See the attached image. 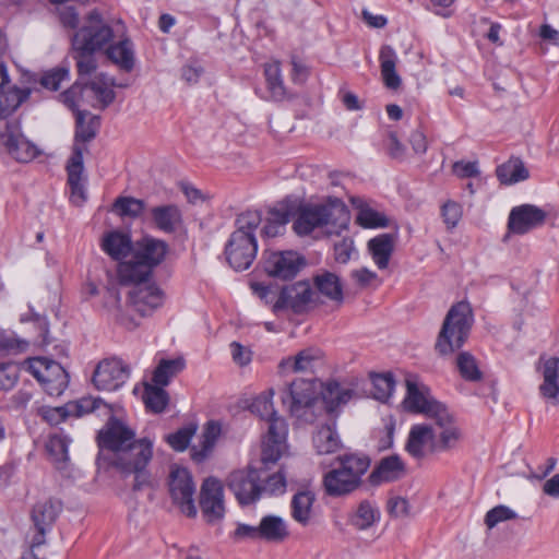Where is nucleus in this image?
I'll return each mask as SVG.
<instances>
[{
  "label": "nucleus",
  "instance_id": "1",
  "mask_svg": "<svg viewBox=\"0 0 559 559\" xmlns=\"http://www.w3.org/2000/svg\"><path fill=\"white\" fill-rule=\"evenodd\" d=\"M261 222L262 216L259 211H246L238 215L237 228L225 247L226 259L234 270H247L254 261L258 252L254 230Z\"/></svg>",
  "mask_w": 559,
  "mask_h": 559
},
{
  "label": "nucleus",
  "instance_id": "2",
  "mask_svg": "<svg viewBox=\"0 0 559 559\" xmlns=\"http://www.w3.org/2000/svg\"><path fill=\"white\" fill-rule=\"evenodd\" d=\"M292 217L295 218L293 229L299 236L309 235L325 225L345 229L349 223V213L338 199H329L322 204H300Z\"/></svg>",
  "mask_w": 559,
  "mask_h": 559
},
{
  "label": "nucleus",
  "instance_id": "3",
  "mask_svg": "<svg viewBox=\"0 0 559 559\" xmlns=\"http://www.w3.org/2000/svg\"><path fill=\"white\" fill-rule=\"evenodd\" d=\"M370 467V459L366 455L344 454L335 460V466L324 474L323 487L331 497L352 493L362 484V476Z\"/></svg>",
  "mask_w": 559,
  "mask_h": 559
},
{
  "label": "nucleus",
  "instance_id": "4",
  "mask_svg": "<svg viewBox=\"0 0 559 559\" xmlns=\"http://www.w3.org/2000/svg\"><path fill=\"white\" fill-rule=\"evenodd\" d=\"M474 323L469 304L460 301L453 305L444 317L438 333L435 349L441 356L459 350L467 341Z\"/></svg>",
  "mask_w": 559,
  "mask_h": 559
},
{
  "label": "nucleus",
  "instance_id": "5",
  "mask_svg": "<svg viewBox=\"0 0 559 559\" xmlns=\"http://www.w3.org/2000/svg\"><path fill=\"white\" fill-rule=\"evenodd\" d=\"M153 440L146 437L133 440L116 456V467L126 475H134L135 491L150 485V473L146 467L153 457Z\"/></svg>",
  "mask_w": 559,
  "mask_h": 559
},
{
  "label": "nucleus",
  "instance_id": "6",
  "mask_svg": "<svg viewBox=\"0 0 559 559\" xmlns=\"http://www.w3.org/2000/svg\"><path fill=\"white\" fill-rule=\"evenodd\" d=\"M120 23L116 27L106 21L97 9L91 10L83 17V24L73 34L71 41L90 49L104 52L106 47L115 40Z\"/></svg>",
  "mask_w": 559,
  "mask_h": 559
},
{
  "label": "nucleus",
  "instance_id": "7",
  "mask_svg": "<svg viewBox=\"0 0 559 559\" xmlns=\"http://www.w3.org/2000/svg\"><path fill=\"white\" fill-rule=\"evenodd\" d=\"M24 365L49 395L59 396L67 389L69 376L59 362L45 357H33L26 359Z\"/></svg>",
  "mask_w": 559,
  "mask_h": 559
},
{
  "label": "nucleus",
  "instance_id": "8",
  "mask_svg": "<svg viewBox=\"0 0 559 559\" xmlns=\"http://www.w3.org/2000/svg\"><path fill=\"white\" fill-rule=\"evenodd\" d=\"M405 382L406 396L403 403L407 411L424 414L430 419L438 414H440V420L448 418V408L431 395L427 385L419 382L417 378L413 376L407 377Z\"/></svg>",
  "mask_w": 559,
  "mask_h": 559
},
{
  "label": "nucleus",
  "instance_id": "9",
  "mask_svg": "<svg viewBox=\"0 0 559 559\" xmlns=\"http://www.w3.org/2000/svg\"><path fill=\"white\" fill-rule=\"evenodd\" d=\"M168 491L175 504L188 518L197 515L194 503L195 484L191 473L185 468L175 466L171 468L168 477Z\"/></svg>",
  "mask_w": 559,
  "mask_h": 559
},
{
  "label": "nucleus",
  "instance_id": "10",
  "mask_svg": "<svg viewBox=\"0 0 559 559\" xmlns=\"http://www.w3.org/2000/svg\"><path fill=\"white\" fill-rule=\"evenodd\" d=\"M317 400L316 382L306 379L294 380L282 394L283 405L297 418L305 417Z\"/></svg>",
  "mask_w": 559,
  "mask_h": 559
},
{
  "label": "nucleus",
  "instance_id": "11",
  "mask_svg": "<svg viewBox=\"0 0 559 559\" xmlns=\"http://www.w3.org/2000/svg\"><path fill=\"white\" fill-rule=\"evenodd\" d=\"M0 145L20 163H28L39 154L37 146L22 134L16 121H0Z\"/></svg>",
  "mask_w": 559,
  "mask_h": 559
},
{
  "label": "nucleus",
  "instance_id": "12",
  "mask_svg": "<svg viewBox=\"0 0 559 559\" xmlns=\"http://www.w3.org/2000/svg\"><path fill=\"white\" fill-rule=\"evenodd\" d=\"M261 479L262 474L259 469L249 467L248 469H238L230 473L227 478V486L238 502L246 506L261 498V489L259 488V480Z\"/></svg>",
  "mask_w": 559,
  "mask_h": 559
},
{
  "label": "nucleus",
  "instance_id": "13",
  "mask_svg": "<svg viewBox=\"0 0 559 559\" xmlns=\"http://www.w3.org/2000/svg\"><path fill=\"white\" fill-rule=\"evenodd\" d=\"M130 368L119 358L104 359L98 362L92 381L97 390L117 391L129 379Z\"/></svg>",
  "mask_w": 559,
  "mask_h": 559
},
{
  "label": "nucleus",
  "instance_id": "14",
  "mask_svg": "<svg viewBox=\"0 0 559 559\" xmlns=\"http://www.w3.org/2000/svg\"><path fill=\"white\" fill-rule=\"evenodd\" d=\"M317 300V293L312 290L309 283L297 282L282 288L274 304V310L292 309L296 313H301Z\"/></svg>",
  "mask_w": 559,
  "mask_h": 559
},
{
  "label": "nucleus",
  "instance_id": "15",
  "mask_svg": "<svg viewBox=\"0 0 559 559\" xmlns=\"http://www.w3.org/2000/svg\"><path fill=\"white\" fill-rule=\"evenodd\" d=\"M114 79L105 73H98L88 82L82 83V103L95 109L104 110L116 98L112 90Z\"/></svg>",
  "mask_w": 559,
  "mask_h": 559
},
{
  "label": "nucleus",
  "instance_id": "16",
  "mask_svg": "<svg viewBox=\"0 0 559 559\" xmlns=\"http://www.w3.org/2000/svg\"><path fill=\"white\" fill-rule=\"evenodd\" d=\"M200 507L209 523L221 521L224 518V488L218 479L209 477L203 481L200 491Z\"/></svg>",
  "mask_w": 559,
  "mask_h": 559
},
{
  "label": "nucleus",
  "instance_id": "17",
  "mask_svg": "<svg viewBox=\"0 0 559 559\" xmlns=\"http://www.w3.org/2000/svg\"><path fill=\"white\" fill-rule=\"evenodd\" d=\"M135 437V432L116 417H110L105 427L97 435V443L100 449H107L116 453L123 451Z\"/></svg>",
  "mask_w": 559,
  "mask_h": 559
},
{
  "label": "nucleus",
  "instance_id": "18",
  "mask_svg": "<svg viewBox=\"0 0 559 559\" xmlns=\"http://www.w3.org/2000/svg\"><path fill=\"white\" fill-rule=\"evenodd\" d=\"M288 427L285 419H275L267 427V433L262 444L261 464L269 469L282 456L286 448Z\"/></svg>",
  "mask_w": 559,
  "mask_h": 559
},
{
  "label": "nucleus",
  "instance_id": "19",
  "mask_svg": "<svg viewBox=\"0 0 559 559\" xmlns=\"http://www.w3.org/2000/svg\"><path fill=\"white\" fill-rule=\"evenodd\" d=\"M129 300L135 312L146 317L164 304V293L155 283H138L130 290Z\"/></svg>",
  "mask_w": 559,
  "mask_h": 559
},
{
  "label": "nucleus",
  "instance_id": "20",
  "mask_svg": "<svg viewBox=\"0 0 559 559\" xmlns=\"http://www.w3.org/2000/svg\"><path fill=\"white\" fill-rule=\"evenodd\" d=\"M302 264V258L295 251L265 252L264 270L272 277L290 280Z\"/></svg>",
  "mask_w": 559,
  "mask_h": 559
},
{
  "label": "nucleus",
  "instance_id": "21",
  "mask_svg": "<svg viewBox=\"0 0 559 559\" xmlns=\"http://www.w3.org/2000/svg\"><path fill=\"white\" fill-rule=\"evenodd\" d=\"M546 212L536 205L522 204L511 210L508 218V230L511 234L524 235L542 226L546 221Z\"/></svg>",
  "mask_w": 559,
  "mask_h": 559
},
{
  "label": "nucleus",
  "instance_id": "22",
  "mask_svg": "<svg viewBox=\"0 0 559 559\" xmlns=\"http://www.w3.org/2000/svg\"><path fill=\"white\" fill-rule=\"evenodd\" d=\"M61 509V502L52 499L37 502L34 506L32 520L36 530V534L34 535L35 546L45 544V535L51 530Z\"/></svg>",
  "mask_w": 559,
  "mask_h": 559
},
{
  "label": "nucleus",
  "instance_id": "23",
  "mask_svg": "<svg viewBox=\"0 0 559 559\" xmlns=\"http://www.w3.org/2000/svg\"><path fill=\"white\" fill-rule=\"evenodd\" d=\"M104 53L124 72H131L135 66L134 45L124 32L117 33V37L106 47Z\"/></svg>",
  "mask_w": 559,
  "mask_h": 559
},
{
  "label": "nucleus",
  "instance_id": "24",
  "mask_svg": "<svg viewBox=\"0 0 559 559\" xmlns=\"http://www.w3.org/2000/svg\"><path fill=\"white\" fill-rule=\"evenodd\" d=\"M83 170V148L75 145L67 164L68 185L71 189L70 200L75 205H81L86 200Z\"/></svg>",
  "mask_w": 559,
  "mask_h": 559
},
{
  "label": "nucleus",
  "instance_id": "25",
  "mask_svg": "<svg viewBox=\"0 0 559 559\" xmlns=\"http://www.w3.org/2000/svg\"><path fill=\"white\" fill-rule=\"evenodd\" d=\"M435 431L431 426L421 424L411 428L406 442V451L416 459H423L429 452L438 451Z\"/></svg>",
  "mask_w": 559,
  "mask_h": 559
},
{
  "label": "nucleus",
  "instance_id": "26",
  "mask_svg": "<svg viewBox=\"0 0 559 559\" xmlns=\"http://www.w3.org/2000/svg\"><path fill=\"white\" fill-rule=\"evenodd\" d=\"M405 475V464L399 455L382 457L368 476V483L378 487L401 479Z\"/></svg>",
  "mask_w": 559,
  "mask_h": 559
},
{
  "label": "nucleus",
  "instance_id": "27",
  "mask_svg": "<svg viewBox=\"0 0 559 559\" xmlns=\"http://www.w3.org/2000/svg\"><path fill=\"white\" fill-rule=\"evenodd\" d=\"M543 383L539 385L540 395L551 404L559 403V357H550L542 366Z\"/></svg>",
  "mask_w": 559,
  "mask_h": 559
},
{
  "label": "nucleus",
  "instance_id": "28",
  "mask_svg": "<svg viewBox=\"0 0 559 559\" xmlns=\"http://www.w3.org/2000/svg\"><path fill=\"white\" fill-rule=\"evenodd\" d=\"M313 285L317 289V295L320 294L326 299L338 305L343 302V283L336 273L326 270L319 271L313 276Z\"/></svg>",
  "mask_w": 559,
  "mask_h": 559
},
{
  "label": "nucleus",
  "instance_id": "29",
  "mask_svg": "<svg viewBox=\"0 0 559 559\" xmlns=\"http://www.w3.org/2000/svg\"><path fill=\"white\" fill-rule=\"evenodd\" d=\"M322 361V352L319 348L309 347L300 350L294 357H287L280 362L283 371L312 372Z\"/></svg>",
  "mask_w": 559,
  "mask_h": 559
},
{
  "label": "nucleus",
  "instance_id": "30",
  "mask_svg": "<svg viewBox=\"0 0 559 559\" xmlns=\"http://www.w3.org/2000/svg\"><path fill=\"white\" fill-rule=\"evenodd\" d=\"M151 216L155 226L166 234L175 233L182 224L181 211L175 204L155 206Z\"/></svg>",
  "mask_w": 559,
  "mask_h": 559
},
{
  "label": "nucleus",
  "instance_id": "31",
  "mask_svg": "<svg viewBox=\"0 0 559 559\" xmlns=\"http://www.w3.org/2000/svg\"><path fill=\"white\" fill-rule=\"evenodd\" d=\"M152 271L133 254L130 260L122 261L118 266V278L123 285L146 283Z\"/></svg>",
  "mask_w": 559,
  "mask_h": 559
},
{
  "label": "nucleus",
  "instance_id": "32",
  "mask_svg": "<svg viewBox=\"0 0 559 559\" xmlns=\"http://www.w3.org/2000/svg\"><path fill=\"white\" fill-rule=\"evenodd\" d=\"M322 401L329 414H334L338 408L347 404L354 395V390L341 385L336 381H329L321 391Z\"/></svg>",
  "mask_w": 559,
  "mask_h": 559
},
{
  "label": "nucleus",
  "instance_id": "33",
  "mask_svg": "<svg viewBox=\"0 0 559 559\" xmlns=\"http://www.w3.org/2000/svg\"><path fill=\"white\" fill-rule=\"evenodd\" d=\"M397 55L395 50L389 46L383 45L379 52V61L381 75L384 85L390 90H396L401 86L402 80L396 73Z\"/></svg>",
  "mask_w": 559,
  "mask_h": 559
},
{
  "label": "nucleus",
  "instance_id": "34",
  "mask_svg": "<svg viewBox=\"0 0 559 559\" xmlns=\"http://www.w3.org/2000/svg\"><path fill=\"white\" fill-rule=\"evenodd\" d=\"M292 216L293 209H290L286 203H281L270 209L265 224L261 231L262 236L266 238H273L281 235Z\"/></svg>",
  "mask_w": 559,
  "mask_h": 559
},
{
  "label": "nucleus",
  "instance_id": "35",
  "mask_svg": "<svg viewBox=\"0 0 559 559\" xmlns=\"http://www.w3.org/2000/svg\"><path fill=\"white\" fill-rule=\"evenodd\" d=\"M258 526L260 540L282 543L289 535L286 522L277 515L269 514L263 516Z\"/></svg>",
  "mask_w": 559,
  "mask_h": 559
},
{
  "label": "nucleus",
  "instance_id": "36",
  "mask_svg": "<svg viewBox=\"0 0 559 559\" xmlns=\"http://www.w3.org/2000/svg\"><path fill=\"white\" fill-rule=\"evenodd\" d=\"M440 414L436 415L432 420L441 429L439 438L436 441L437 445L433 449L438 451H447L454 448L461 440L462 432L459 426L455 424L454 417L448 412V418L440 420Z\"/></svg>",
  "mask_w": 559,
  "mask_h": 559
},
{
  "label": "nucleus",
  "instance_id": "37",
  "mask_svg": "<svg viewBox=\"0 0 559 559\" xmlns=\"http://www.w3.org/2000/svg\"><path fill=\"white\" fill-rule=\"evenodd\" d=\"M336 423L331 420L322 425L312 437L313 447L318 454L334 453L341 448V440L336 432Z\"/></svg>",
  "mask_w": 559,
  "mask_h": 559
},
{
  "label": "nucleus",
  "instance_id": "38",
  "mask_svg": "<svg viewBox=\"0 0 559 559\" xmlns=\"http://www.w3.org/2000/svg\"><path fill=\"white\" fill-rule=\"evenodd\" d=\"M31 95L29 88L8 85L0 92V121H8L11 116Z\"/></svg>",
  "mask_w": 559,
  "mask_h": 559
},
{
  "label": "nucleus",
  "instance_id": "39",
  "mask_svg": "<svg viewBox=\"0 0 559 559\" xmlns=\"http://www.w3.org/2000/svg\"><path fill=\"white\" fill-rule=\"evenodd\" d=\"M368 250L380 270L389 265L390 258L394 250V237L391 234H381L368 241Z\"/></svg>",
  "mask_w": 559,
  "mask_h": 559
},
{
  "label": "nucleus",
  "instance_id": "40",
  "mask_svg": "<svg viewBox=\"0 0 559 559\" xmlns=\"http://www.w3.org/2000/svg\"><path fill=\"white\" fill-rule=\"evenodd\" d=\"M167 252V243L157 239H144L139 250L134 253L152 271L164 260Z\"/></svg>",
  "mask_w": 559,
  "mask_h": 559
},
{
  "label": "nucleus",
  "instance_id": "41",
  "mask_svg": "<svg viewBox=\"0 0 559 559\" xmlns=\"http://www.w3.org/2000/svg\"><path fill=\"white\" fill-rule=\"evenodd\" d=\"M352 204L358 210L357 223L365 228L386 227L388 218L384 214L373 210L361 198H352Z\"/></svg>",
  "mask_w": 559,
  "mask_h": 559
},
{
  "label": "nucleus",
  "instance_id": "42",
  "mask_svg": "<svg viewBox=\"0 0 559 559\" xmlns=\"http://www.w3.org/2000/svg\"><path fill=\"white\" fill-rule=\"evenodd\" d=\"M102 248L112 259L121 260L132 250V241L127 234L111 231L104 237Z\"/></svg>",
  "mask_w": 559,
  "mask_h": 559
},
{
  "label": "nucleus",
  "instance_id": "43",
  "mask_svg": "<svg viewBox=\"0 0 559 559\" xmlns=\"http://www.w3.org/2000/svg\"><path fill=\"white\" fill-rule=\"evenodd\" d=\"M87 115L88 112L82 110H76L75 115L76 128L74 136L75 143L73 147L79 145L83 148V152L86 150V147L81 145L80 142L85 143L92 141L96 136L100 126V118L98 116H91L90 120L86 122L85 117Z\"/></svg>",
  "mask_w": 559,
  "mask_h": 559
},
{
  "label": "nucleus",
  "instance_id": "44",
  "mask_svg": "<svg viewBox=\"0 0 559 559\" xmlns=\"http://www.w3.org/2000/svg\"><path fill=\"white\" fill-rule=\"evenodd\" d=\"M72 58L75 61L80 79L91 75L97 69V50L71 41Z\"/></svg>",
  "mask_w": 559,
  "mask_h": 559
},
{
  "label": "nucleus",
  "instance_id": "45",
  "mask_svg": "<svg viewBox=\"0 0 559 559\" xmlns=\"http://www.w3.org/2000/svg\"><path fill=\"white\" fill-rule=\"evenodd\" d=\"M314 495L310 491H299L294 495L290 509L293 519L301 525H307L311 518Z\"/></svg>",
  "mask_w": 559,
  "mask_h": 559
},
{
  "label": "nucleus",
  "instance_id": "46",
  "mask_svg": "<svg viewBox=\"0 0 559 559\" xmlns=\"http://www.w3.org/2000/svg\"><path fill=\"white\" fill-rule=\"evenodd\" d=\"M497 177L501 183L513 185L526 180L530 176L523 162L519 158H511L497 168Z\"/></svg>",
  "mask_w": 559,
  "mask_h": 559
},
{
  "label": "nucleus",
  "instance_id": "47",
  "mask_svg": "<svg viewBox=\"0 0 559 559\" xmlns=\"http://www.w3.org/2000/svg\"><path fill=\"white\" fill-rule=\"evenodd\" d=\"M378 506L370 500H362L352 516V524L358 530H367L380 520Z\"/></svg>",
  "mask_w": 559,
  "mask_h": 559
},
{
  "label": "nucleus",
  "instance_id": "48",
  "mask_svg": "<svg viewBox=\"0 0 559 559\" xmlns=\"http://www.w3.org/2000/svg\"><path fill=\"white\" fill-rule=\"evenodd\" d=\"M264 76L270 98L275 102L283 100L286 96V88L282 79L280 63L265 64Z\"/></svg>",
  "mask_w": 559,
  "mask_h": 559
},
{
  "label": "nucleus",
  "instance_id": "49",
  "mask_svg": "<svg viewBox=\"0 0 559 559\" xmlns=\"http://www.w3.org/2000/svg\"><path fill=\"white\" fill-rule=\"evenodd\" d=\"M273 396L274 390L270 389L254 397L250 405V411L260 418L267 420L269 425L275 419H283L274 409Z\"/></svg>",
  "mask_w": 559,
  "mask_h": 559
},
{
  "label": "nucleus",
  "instance_id": "50",
  "mask_svg": "<svg viewBox=\"0 0 559 559\" xmlns=\"http://www.w3.org/2000/svg\"><path fill=\"white\" fill-rule=\"evenodd\" d=\"M185 367L182 359H163L153 372L152 381L154 384L165 386L170 379L179 373Z\"/></svg>",
  "mask_w": 559,
  "mask_h": 559
},
{
  "label": "nucleus",
  "instance_id": "51",
  "mask_svg": "<svg viewBox=\"0 0 559 559\" xmlns=\"http://www.w3.org/2000/svg\"><path fill=\"white\" fill-rule=\"evenodd\" d=\"M145 406L152 412L158 414L165 411L169 397L163 386L156 384H146L143 393Z\"/></svg>",
  "mask_w": 559,
  "mask_h": 559
},
{
  "label": "nucleus",
  "instance_id": "52",
  "mask_svg": "<svg viewBox=\"0 0 559 559\" xmlns=\"http://www.w3.org/2000/svg\"><path fill=\"white\" fill-rule=\"evenodd\" d=\"M69 443L70 440L62 433L52 435L47 441V452L51 456L52 461L58 464V468H61L60 465L64 464L69 460Z\"/></svg>",
  "mask_w": 559,
  "mask_h": 559
},
{
  "label": "nucleus",
  "instance_id": "53",
  "mask_svg": "<svg viewBox=\"0 0 559 559\" xmlns=\"http://www.w3.org/2000/svg\"><path fill=\"white\" fill-rule=\"evenodd\" d=\"M456 367L461 377L471 382H477L483 379V372L480 371L477 360L468 352H462L456 358Z\"/></svg>",
  "mask_w": 559,
  "mask_h": 559
},
{
  "label": "nucleus",
  "instance_id": "54",
  "mask_svg": "<svg viewBox=\"0 0 559 559\" xmlns=\"http://www.w3.org/2000/svg\"><path fill=\"white\" fill-rule=\"evenodd\" d=\"M221 435V425L216 421H209L203 432L202 448L201 450H192L193 460L201 462L212 451L217 438Z\"/></svg>",
  "mask_w": 559,
  "mask_h": 559
},
{
  "label": "nucleus",
  "instance_id": "55",
  "mask_svg": "<svg viewBox=\"0 0 559 559\" xmlns=\"http://www.w3.org/2000/svg\"><path fill=\"white\" fill-rule=\"evenodd\" d=\"M29 342L13 331H0V354L16 355L28 349Z\"/></svg>",
  "mask_w": 559,
  "mask_h": 559
},
{
  "label": "nucleus",
  "instance_id": "56",
  "mask_svg": "<svg viewBox=\"0 0 559 559\" xmlns=\"http://www.w3.org/2000/svg\"><path fill=\"white\" fill-rule=\"evenodd\" d=\"M262 474V479L259 480V488L262 495H282L286 489L285 475L280 471L275 474L269 475L264 471H259Z\"/></svg>",
  "mask_w": 559,
  "mask_h": 559
},
{
  "label": "nucleus",
  "instance_id": "57",
  "mask_svg": "<svg viewBox=\"0 0 559 559\" xmlns=\"http://www.w3.org/2000/svg\"><path fill=\"white\" fill-rule=\"evenodd\" d=\"M112 209L119 216L135 218L144 211L145 203L132 197H119L116 199Z\"/></svg>",
  "mask_w": 559,
  "mask_h": 559
},
{
  "label": "nucleus",
  "instance_id": "58",
  "mask_svg": "<svg viewBox=\"0 0 559 559\" xmlns=\"http://www.w3.org/2000/svg\"><path fill=\"white\" fill-rule=\"evenodd\" d=\"M80 7L81 4L76 1L57 7L59 21L64 27H69L71 29L78 28L81 15Z\"/></svg>",
  "mask_w": 559,
  "mask_h": 559
},
{
  "label": "nucleus",
  "instance_id": "59",
  "mask_svg": "<svg viewBox=\"0 0 559 559\" xmlns=\"http://www.w3.org/2000/svg\"><path fill=\"white\" fill-rule=\"evenodd\" d=\"M195 431L197 426L189 425L180 428L174 433L168 435L166 437V441L175 451H185L188 448Z\"/></svg>",
  "mask_w": 559,
  "mask_h": 559
},
{
  "label": "nucleus",
  "instance_id": "60",
  "mask_svg": "<svg viewBox=\"0 0 559 559\" xmlns=\"http://www.w3.org/2000/svg\"><path fill=\"white\" fill-rule=\"evenodd\" d=\"M518 518V514L507 506L499 504L492 509H490L485 515V524L491 530L497 526L499 523L514 520Z\"/></svg>",
  "mask_w": 559,
  "mask_h": 559
},
{
  "label": "nucleus",
  "instance_id": "61",
  "mask_svg": "<svg viewBox=\"0 0 559 559\" xmlns=\"http://www.w3.org/2000/svg\"><path fill=\"white\" fill-rule=\"evenodd\" d=\"M20 369L14 362H0V390H12L19 381Z\"/></svg>",
  "mask_w": 559,
  "mask_h": 559
},
{
  "label": "nucleus",
  "instance_id": "62",
  "mask_svg": "<svg viewBox=\"0 0 559 559\" xmlns=\"http://www.w3.org/2000/svg\"><path fill=\"white\" fill-rule=\"evenodd\" d=\"M69 75V71L64 68H57L46 72L41 79L40 84L50 91H57L62 81Z\"/></svg>",
  "mask_w": 559,
  "mask_h": 559
},
{
  "label": "nucleus",
  "instance_id": "63",
  "mask_svg": "<svg viewBox=\"0 0 559 559\" xmlns=\"http://www.w3.org/2000/svg\"><path fill=\"white\" fill-rule=\"evenodd\" d=\"M374 388L377 389L376 397L378 400H385L390 397L394 391L395 381L392 374H379L373 379Z\"/></svg>",
  "mask_w": 559,
  "mask_h": 559
},
{
  "label": "nucleus",
  "instance_id": "64",
  "mask_svg": "<svg viewBox=\"0 0 559 559\" xmlns=\"http://www.w3.org/2000/svg\"><path fill=\"white\" fill-rule=\"evenodd\" d=\"M441 215L447 226L453 228L462 217V207L454 201H448L442 205Z\"/></svg>",
  "mask_w": 559,
  "mask_h": 559
}]
</instances>
